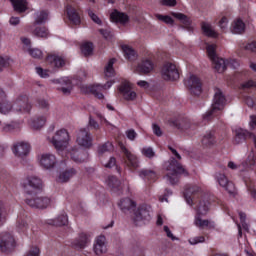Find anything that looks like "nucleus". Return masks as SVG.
Masks as SVG:
<instances>
[{"label":"nucleus","instance_id":"15","mask_svg":"<svg viewBox=\"0 0 256 256\" xmlns=\"http://www.w3.org/2000/svg\"><path fill=\"white\" fill-rule=\"evenodd\" d=\"M215 179L219 183V186L226 189V191L230 193V195H233V193H235V184L229 181V179H227V176H225V174L218 172L215 175Z\"/></svg>","mask_w":256,"mask_h":256},{"label":"nucleus","instance_id":"23","mask_svg":"<svg viewBox=\"0 0 256 256\" xmlns=\"http://www.w3.org/2000/svg\"><path fill=\"white\" fill-rule=\"evenodd\" d=\"M118 205L124 213H133L135 207H137V204L131 198H123Z\"/></svg>","mask_w":256,"mask_h":256},{"label":"nucleus","instance_id":"35","mask_svg":"<svg viewBox=\"0 0 256 256\" xmlns=\"http://www.w3.org/2000/svg\"><path fill=\"white\" fill-rule=\"evenodd\" d=\"M62 87L58 88V91H61L63 95H71V91H73V83L71 80L65 78L59 81Z\"/></svg>","mask_w":256,"mask_h":256},{"label":"nucleus","instance_id":"19","mask_svg":"<svg viewBox=\"0 0 256 256\" xmlns=\"http://www.w3.org/2000/svg\"><path fill=\"white\" fill-rule=\"evenodd\" d=\"M251 137H253V133L239 128L235 130L233 143L234 145H241V143H245V141H247V139H251Z\"/></svg>","mask_w":256,"mask_h":256},{"label":"nucleus","instance_id":"2","mask_svg":"<svg viewBox=\"0 0 256 256\" xmlns=\"http://www.w3.org/2000/svg\"><path fill=\"white\" fill-rule=\"evenodd\" d=\"M225 102L226 99L223 92H221L220 89H216L211 109L204 114L203 119L205 121H211V119H213L219 111H223Z\"/></svg>","mask_w":256,"mask_h":256},{"label":"nucleus","instance_id":"17","mask_svg":"<svg viewBox=\"0 0 256 256\" xmlns=\"http://www.w3.org/2000/svg\"><path fill=\"white\" fill-rule=\"evenodd\" d=\"M173 126L180 131H185L188 135H191V131H195V124H191V120L187 118H182L173 122Z\"/></svg>","mask_w":256,"mask_h":256},{"label":"nucleus","instance_id":"11","mask_svg":"<svg viewBox=\"0 0 256 256\" xmlns=\"http://www.w3.org/2000/svg\"><path fill=\"white\" fill-rule=\"evenodd\" d=\"M76 141L81 147H91L93 145V139L89 133V128H81L77 133Z\"/></svg>","mask_w":256,"mask_h":256},{"label":"nucleus","instance_id":"13","mask_svg":"<svg viewBox=\"0 0 256 256\" xmlns=\"http://www.w3.org/2000/svg\"><path fill=\"white\" fill-rule=\"evenodd\" d=\"M118 89L125 101H135L137 99V93L133 91L129 82H122Z\"/></svg>","mask_w":256,"mask_h":256},{"label":"nucleus","instance_id":"59","mask_svg":"<svg viewBox=\"0 0 256 256\" xmlns=\"http://www.w3.org/2000/svg\"><path fill=\"white\" fill-rule=\"evenodd\" d=\"M252 87H256V83L253 80H249L247 82H244L241 85V88L245 91L246 89H251Z\"/></svg>","mask_w":256,"mask_h":256},{"label":"nucleus","instance_id":"26","mask_svg":"<svg viewBox=\"0 0 256 256\" xmlns=\"http://www.w3.org/2000/svg\"><path fill=\"white\" fill-rule=\"evenodd\" d=\"M149 219H151V214L149 213V210L145 206H140L134 213V221L136 223L138 221H147Z\"/></svg>","mask_w":256,"mask_h":256},{"label":"nucleus","instance_id":"14","mask_svg":"<svg viewBox=\"0 0 256 256\" xmlns=\"http://www.w3.org/2000/svg\"><path fill=\"white\" fill-rule=\"evenodd\" d=\"M0 113L1 115L13 113V102L7 99V94H5L3 89H0Z\"/></svg>","mask_w":256,"mask_h":256},{"label":"nucleus","instance_id":"40","mask_svg":"<svg viewBox=\"0 0 256 256\" xmlns=\"http://www.w3.org/2000/svg\"><path fill=\"white\" fill-rule=\"evenodd\" d=\"M216 143L215 134L213 132H207L202 138V145L204 147H212Z\"/></svg>","mask_w":256,"mask_h":256},{"label":"nucleus","instance_id":"32","mask_svg":"<svg viewBox=\"0 0 256 256\" xmlns=\"http://www.w3.org/2000/svg\"><path fill=\"white\" fill-rule=\"evenodd\" d=\"M201 217L203 216H195L194 225L196 227L199 229H205V227H208V229H215V222L210 220H203Z\"/></svg>","mask_w":256,"mask_h":256},{"label":"nucleus","instance_id":"33","mask_svg":"<svg viewBox=\"0 0 256 256\" xmlns=\"http://www.w3.org/2000/svg\"><path fill=\"white\" fill-rule=\"evenodd\" d=\"M172 17H175V19H178L184 27V29H187L188 31H191V19L187 17V15L183 13H177V12H172L171 13Z\"/></svg>","mask_w":256,"mask_h":256},{"label":"nucleus","instance_id":"6","mask_svg":"<svg viewBox=\"0 0 256 256\" xmlns=\"http://www.w3.org/2000/svg\"><path fill=\"white\" fill-rule=\"evenodd\" d=\"M161 76L164 81H177L179 79V70L175 64L166 62L162 66Z\"/></svg>","mask_w":256,"mask_h":256},{"label":"nucleus","instance_id":"7","mask_svg":"<svg viewBox=\"0 0 256 256\" xmlns=\"http://www.w3.org/2000/svg\"><path fill=\"white\" fill-rule=\"evenodd\" d=\"M25 203L32 209H47L51 205V199L45 196H34L26 198Z\"/></svg>","mask_w":256,"mask_h":256},{"label":"nucleus","instance_id":"62","mask_svg":"<svg viewBox=\"0 0 256 256\" xmlns=\"http://www.w3.org/2000/svg\"><path fill=\"white\" fill-rule=\"evenodd\" d=\"M244 49L246 51H251L252 53H255L256 52V41L254 42H251V43H248Z\"/></svg>","mask_w":256,"mask_h":256},{"label":"nucleus","instance_id":"20","mask_svg":"<svg viewBox=\"0 0 256 256\" xmlns=\"http://www.w3.org/2000/svg\"><path fill=\"white\" fill-rule=\"evenodd\" d=\"M40 164L44 169H53L57 165V158L51 153L42 154Z\"/></svg>","mask_w":256,"mask_h":256},{"label":"nucleus","instance_id":"16","mask_svg":"<svg viewBox=\"0 0 256 256\" xmlns=\"http://www.w3.org/2000/svg\"><path fill=\"white\" fill-rule=\"evenodd\" d=\"M29 151H31V145L27 142H17L13 145V153L16 157H27L29 155Z\"/></svg>","mask_w":256,"mask_h":256},{"label":"nucleus","instance_id":"1","mask_svg":"<svg viewBox=\"0 0 256 256\" xmlns=\"http://www.w3.org/2000/svg\"><path fill=\"white\" fill-rule=\"evenodd\" d=\"M166 171V181H168L170 185H177V183H179V176L185 173V168H183V165H181L177 160L172 158L170 161H168Z\"/></svg>","mask_w":256,"mask_h":256},{"label":"nucleus","instance_id":"29","mask_svg":"<svg viewBox=\"0 0 256 256\" xmlns=\"http://www.w3.org/2000/svg\"><path fill=\"white\" fill-rule=\"evenodd\" d=\"M108 187L113 191V193H117V195H121L122 187L121 181L117 179L115 176H109L106 180Z\"/></svg>","mask_w":256,"mask_h":256},{"label":"nucleus","instance_id":"34","mask_svg":"<svg viewBox=\"0 0 256 256\" xmlns=\"http://www.w3.org/2000/svg\"><path fill=\"white\" fill-rule=\"evenodd\" d=\"M46 61L47 63H50L52 67H56L57 69L64 67L65 65V59L57 55H48V57L46 58Z\"/></svg>","mask_w":256,"mask_h":256},{"label":"nucleus","instance_id":"31","mask_svg":"<svg viewBox=\"0 0 256 256\" xmlns=\"http://www.w3.org/2000/svg\"><path fill=\"white\" fill-rule=\"evenodd\" d=\"M91 243V236L81 233L77 240L74 241V247L77 249H85L86 245H89Z\"/></svg>","mask_w":256,"mask_h":256},{"label":"nucleus","instance_id":"47","mask_svg":"<svg viewBox=\"0 0 256 256\" xmlns=\"http://www.w3.org/2000/svg\"><path fill=\"white\" fill-rule=\"evenodd\" d=\"M71 159L75 161V163H85V160L87 159V153H82V152H73L71 154Z\"/></svg>","mask_w":256,"mask_h":256},{"label":"nucleus","instance_id":"8","mask_svg":"<svg viewBox=\"0 0 256 256\" xmlns=\"http://www.w3.org/2000/svg\"><path fill=\"white\" fill-rule=\"evenodd\" d=\"M26 195H33V193L40 191L43 187V181L37 176H30L23 184Z\"/></svg>","mask_w":256,"mask_h":256},{"label":"nucleus","instance_id":"49","mask_svg":"<svg viewBox=\"0 0 256 256\" xmlns=\"http://www.w3.org/2000/svg\"><path fill=\"white\" fill-rule=\"evenodd\" d=\"M16 229L18 233H26L29 229V224L23 219H19L16 224Z\"/></svg>","mask_w":256,"mask_h":256},{"label":"nucleus","instance_id":"28","mask_svg":"<svg viewBox=\"0 0 256 256\" xmlns=\"http://www.w3.org/2000/svg\"><path fill=\"white\" fill-rule=\"evenodd\" d=\"M94 253L103 255L107 253V244H105V236H98L94 244Z\"/></svg>","mask_w":256,"mask_h":256},{"label":"nucleus","instance_id":"64","mask_svg":"<svg viewBox=\"0 0 256 256\" xmlns=\"http://www.w3.org/2000/svg\"><path fill=\"white\" fill-rule=\"evenodd\" d=\"M153 133L156 134L157 137H161L163 135V131H161V127L157 124L152 125Z\"/></svg>","mask_w":256,"mask_h":256},{"label":"nucleus","instance_id":"25","mask_svg":"<svg viewBox=\"0 0 256 256\" xmlns=\"http://www.w3.org/2000/svg\"><path fill=\"white\" fill-rule=\"evenodd\" d=\"M110 20L113 23H121V25H125V23H129V16L126 13L114 10L110 14Z\"/></svg>","mask_w":256,"mask_h":256},{"label":"nucleus","instance_id":"53","mask_svg":"<svg viewBox=\"0 0 256 256\" xmlns=\"http://www.w3.org/2000/svg\"><path fill=\"white\" fill-rule=\"evenodd\" d=\"M242 165L243 167H253V165H255V153L250 152V154L248 155V158L244 163H242Z\"/></svg>","mask_w":256,"mask_h":256},{"label":"nucleus","instance_id":"52","mask_svg":"<svg viewBox=\"0 0 256 256\" xmlns=\"http://www.w3.org/2000/svg\"><path fill=\"white\" fill-rule=\"evenodd\" d=\"M28 53L34 59H41V57H43V52L37 48H28Z\"/></svg>","mask_w":256,"mask_h":256},{"label":"nucleus","instance_id":"21","mask_svg":"<svg viewBox=\"0 0 256 256\" xmlns=\"http://www.w3.org/2000/svg\"><path fill=\"white\" fill-rule=\"evenodd\" d=\"M196 216H205L209 212V200L207 198H200L198 202L194 203Z\"/></svg>","mask_w":256,"mask_h":256},{"label":"nucleus","instance_id":"51","mask_svg":"<svg viewBox=\"0 0 256 256\" xmlns=\"http://www.w3.org/2000/svg\"><path fill=\"white\" fill-rule=\"evenodd\" d=\"M155 17L158 21H162L163 23H166V25H173L174 23L173 18H171L168 15L155 14Z\"/></svg>","mask_w":256,"mask_h":256},{"label":"nucleus","instance_id":"22","mask_svg":"<svg viewBox=\"0 0 256 256\" xmlns=\"http://www.w3.org/2000/svg\"><path fill=\"white\" fill-rule=\"evenodd\" d=\"M75 175H77V170L75 168H68L59 173L56 181L57 183H69Z\"/></svg>","mask_w":256,"mask_h":256},{"label":"nucleus","instance_id":"55","mask_svg":"<svg viewBox=\"0 0 256 256\" xmlns=\"http://www.w3.org/2000/svg\"><path fill=\"white\" fill-rule=\"evenodd\" d=\"M188 241L190 245H198V243H205V236H196L190 238Z\"/></svg>","mask_w":256,"mask_h":256},{"label":"nucleus","instance_id":"27","mask_svg":"<svg viewBox=\"0 0 256 256\" xmlns=\"http://www.w3.org/2000/svg\"><path fill=\"white\" fill-rule=\"evenodd\" d=\"M199 191H201V188H199V186H186L184 191V197L188 205H193L195 201L193 200V195H197Z\"/></svg>","mask_w":256,"mask_h":256},{"label":"nucleus","instance_id":"39","mask_svg":"<svg viewBox=\"0 0 256 256\" xmlns=\"http://www.w3.org/2000/svg\"><path fill=\"white\" fill-rule=\"evenodd\" d=\"M139 175L142 179H146L147 181H157V173L153 170L143 169L139 172Z\"/></svg>","mask_w":256,"mask_h":256},{"label":"nucleus","instance_id":"60","mask_svg":"<svg viewBox=\"0 0 256 256\" xmlns=\"http://www.w3.org/2000/svg\"><path fill=\"white\" fill-rule=\"evenodd\" d=\"M126 137H128L130 141H135L137 138V132H135L133 129L127 130Z\"/></svg>","mask_w":256,"mask_h":256},{"label":"nucleus","instance_id":"10","mask_svg":"<svg viewBox=\"0 0 256 256\" xmlns=\"http://www.w3.org/2000/svg\"><path fill=\"white\" fill-rule=\"evenodd\" d=\"M184 85L192 95H201L203 91V84H201V80L195 75H191L188 79L184 80Z\"/></svg>","mask_w":256,"mask_h":256},{"label":"nucleus","instance_id":"48","mask_svg":"<svg viewBox=\"0 0 256 256\" xmlns=\"http://www.w3.org/2000/svg\"><path fill=\"white\" fill-rule=\"evenodd\" d=\"M81 51L85 57H89V55H93V43L86 42L81 46Z\"/></svg>","mask_w":256,"mask_h":256},{"label":"nucleus","instance_id":"46","mask_svg":"<svg viewBox=\"0 0 256 256\" xmlns=\"http://www.w3.org/2000/svg\"><path fill=\"white\" fill-rule=\"evenodd\" d=\"M202 31L207 37H217V32L213 30V27H211L210 24H207L206 22H202Z\"/></svg>","mask_w":256,"mask_h":256},{"label":"nucleus","instance_id":"9","mask_svg":"<svg viewBox=\"0 0 256 256\" xmlns=\"http://www.w3.org/2000/svg\"><path fill=\"white\" fill-rule=\"evenodd\" d=\"M121 151L124 155V163L126 167H128L130 171L139 169V159H137V156L131 153V151H129V149H127L125 146H121Z\"/></svg>","mask_w":256,"mask_h":256},{"label":"nucleus","instance_id":"50","mask_svg":"<svg viewBox=\"0 0 256 256\" xmlns=\"http://www.w3.org/2000/svg\"><path fill=\"white\" fill-rule=\"evenodd\" d=\"M109 151H113V144L111 142H106L98 148L99 155L109 153Z\"/></svg>","mask_w":256,"mask_h":256},{"label":"nucleus","instance_id":"36","mask_svg":"<svg viewBox=\"0 0 256 256\" xmlns=\"http://www.w3.org/2000/svg\"><path fill=\"white\" fill-rule=\"evenodd\" d=\"M231 32L235 35H241L245 33V23L241 19H237L232 23Z\"/></svg>","mask_w":256,"mask_h":256},{"label":"nucleus","instance_id":"56","mask_svg":"<svg viewBox=\"0 0 256 256\" xmlns=\"http://www.w3.org/2000/svg\"><path fill=\"white\" fill-rule=\"evenodd\" d=\"M5 205L0 201V227L5 224Z\"/></svg>","mask_w":256,"mask_h":256},{"label":"nucleus","instance_id":"38","mask_svg":"<svg viewBox=\"0 0 256 256\" xmlns=\"http://www.w3.org/2000/svg\"><path fill=\"white\" fill-rule=\"evenodd\" d=\"M122 51L124 53L125 58L128 59V61L137 60V52H135L133 50V48H131L127 45H124V46H122Z\"/></svg>","mask_w":256,"mask_h":256},{"label":"nucleus","instance_id":"63","mask_svg":"<svg viewBox=\"0 0 256 256\" xmlns=\"http://www.w3.org/2000/svg\"><path fill=\"white\" fill-rule=\"evenodd\" d=\"M36 72L38 73V75H40V77H43V78L49 77V71L43 70V68L41 67H37Z\"/></svg>","mask_w":256,"mask_h":256},{"label":"nucleus","instance_id":"37","mask_svg":"<svg viewBox=\"0 0 256 256\" xmlns=\"http://www.w3.org/2000/svg\"><path fill=\"white\" fill-rule=\"evenodd\" d=\"M13 5V8L18 13H23L27 11V1L25 0H10Z\"/></svg>","mask_w":256,"mask_h":256},{"label":"nucleus","instance_id":"61","mask_svg":"<svg viewBox=\"0 0 256 256\" xmlns=\"http://www.w3.org/2000/svg\"><path fill=\"white\" fill-rule=\"evenodd\" d=\"M16 127L17 126L15 124H6L2 128V131H4V133H11L12 131H15Z\"/></svg>","mask_w":256,"mask_h":256},{"label":"nucleus","instance_id":"30","mask_svg":"<svg viewBox=\"0 0 256 256\" xmlns=\"http://www.w3.org/2000/svg\"><path fill=\"white\" fill-rule=\"evenodd\" d=\"M66 11L70 23H72L73 25H79V23H81V16H79V13L75 8L68 5L66 7Z\"/></svg>","mask_w":256,"mask_h":256},{"label":"nucleus","instance_id":"54","mask_svg":"<svg viewBox=\"0 0 256 256\" xmlns=\"http://www.w3.org/2000/svg\"><path fill=\"white\" fill-rule=\"evenodd\" d=\"M141 152L142 155H144V157H147L148 159H153V157H155V151H153V148L151 147L142 148Z\"/></svg>","mask_w":256,"mask_h":256},{"label":"nucleus","instance_id":"57","mask_svg":"<svg viewBox=\"0 0 256 256\" xmlns=\"http://www.w3.org/2000/svg\"><path fill=\"white\" fill-rule=\"evenodd\" d=\"M37 107H39V109L49 110V102H47L45 99H38Z\"/></svg>","mask_w":256,"mask_h":256},{"label":"nucleus","instance_id":"24","mask_svg":"<svg viewBox=\"0 0 256 256\" xmlns=\"http://www.w3.org/2000/svg\"><path fill=\"white\" fill-rule=\"evenodd\" d=\"M113 83H114L113 81H108L103 86H101L99 84L93 85L88 88V91H90V93H92V95H95V97H97V99H103V97H105V96L103 95V93H101V90L111 88Z\"/></svg>","mask_w":256,"mask_h":256},{"label":"nucleus","instance_id":"5","mask_svg":"<svg viewBox=\"0 0 256 256\" xmlns=\"http://www.w3.org/2000/svg\"><path fill=\"white\" fill-rule=\"evenodd\" d=\"M51 143L57 151H63L69 145V132L65 129L56 131L51 139Z\"/></svg>","mask_w":256,"mask_h":256},{"label":"nucleus","instance_id":"41","mask_svg":"<svg viewBox=\"0 0 256 256\" xmlns=\"http://www.w3.org/2000/svg\"><path fill=\"white\" fill-rule=\"evenodd\" d=\"M113 65H115V58L110 59L105 66L104 74L105 77H107L108 79L111 77H115V69L113 68Z\"/></svg>","mask_w":256,"mask_h":256},{"label":"nucleus","instance_id":"18","mask_svg":"<svg viewBox=\"0 0 256 256\" xmlns=\"http://www.w3.org/2000/svg\"><path fill=\"white\" fill-rule=\"evenodd\" d=\"M153 69H155V64H153V61L150 59H145L137 65L136 73H139L140 75H149Z\"/></svg>","mask_w":256,"mask_h":256},{"label":"nucleus","instance_id":"43","mask_svg":"<svg viewBox=\"0 0 256 256\" xmlns=\"http://www.w3.org/2000/svg\"><path fill=\"white\" fill-rule=\"evenodd\" d=\"M69 223V218H67V214L59 215L55 220L52 221V225L56 227H63Z\"/></svg>","mask_w":256,"mask_h":256},{"label":"nucleus","instance_id":"4","mask_svg":"<svg viewBox=\"0 0 256 256\" xmlns=\"http://www.w3.org/2000/svg\"><path fill=\"white\" fill-rule=\"evenodd\" d=\"M217 46L215 44H210L206 47V51L208 53V57L211 59L212 63L214 64V69L218 73H223L225 69H227V62L225 59L217 57L216 52Z\"/></svg>","mask_w":256,"mask_h":256},{"label":"nucleus","instance_id":"45","mask_svg":"<svg viewBox=\"0 0 256 256\" xmlns=\"http://www.w3.org/2000/svg\"><path fill=\"white\" fill-rule=\"evenodd\" d=\"M45 123H47V117L40 116L32 121V127L33 129H41V127H45Z\"/></svg>","mask_w":256,"mask_h":256},{"label":"nucleus","instance_id":"12","mask_svg":"<svg viewBox=\"0 0 256 256\" xmlns=\"http://www.w3.org/2000/svg\"><path fill=\"white\" fill-rule=\"evenodd\" d=\"M11 249H15V238L9 233H3L0 236V251L7 253Z\"/></svg>","mask_w":256,"mask_h":256},{"label":"nucleus","instance_id":"58","mask_svg":"<svg viewBox=\"0 0 256 256\" xmlns=\"http://www.w3.org/2000/svg\"><path fill=\"white\" fill-rule=\"evenodd\" d=\"M88 15L94 23H96L97 25H101L102 22H101V19L99 18V16L94 14L91 10H88Z\"/></svg>","mask_w":256,"mask_h":256},{"label":"nucleus","instance_id":"44","mask_svg":"<svg viewBox=\"0 0 256 256\" xmlns=\"http://www.w3.org/2000/svg\"><path fill=\"white\" fill-rule=\"evenodd\" d=\"M33 35H35V37L47 39V37H49V30L46 27H36L33 31Z\"/></svg>","mask_w":256,"mask_h":256},{"label":"nucleus","instance_id":"3","mask_svg":"<svg viewBox=\"0 0 256 256\" xmlns=\"http://www.w3.org/2000/svg\"><path fill=\"white\" fill-rule=\"evenodd\" d=\"M12 103L13 113L16 115L31 113V109H33V105L29 102V96L27 94H19Z\"/></svg>","mask_w":256,"mask_h":256},{"label":"nucleus","instance_id":"42","mask_svg":"<svg viewBox=\"0 0 256 256\" xmlns=\"http://www.w3.org/2000/svg\"><path fill=\"white\" fill-rule=\"evenodd\" d=\"M48 17H49V12L45 10L37 12L34 25H42V23H45V21H47Z\"/></svg>","mask_w":256,"mask_h":256}]
</instances>
